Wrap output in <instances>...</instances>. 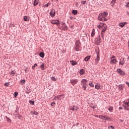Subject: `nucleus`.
<instances>
[{
    "label": "nucleus",
    "mask_w": 129,
    "mask_h": 129,
    "mask_svg": "<svg viewBox=\"0 0 129 129\" xmlns=\"http://www.w3.org/2000/svg\"><path fill=\"white\" fill-rule=\"evenodd\" d=\"M108 16V13L104 12L103 13H100L98 15V20L101 21V22H106L107 19H106V17Z\"/></svg>",
    "instance_id": "1"
},
{
    "label": "nucleus",
    "mask_w": 129,
    "mask_h": 129,
    "mask_svg": "<svg viewBox=\"0 0 129 129\" xmlns=\"http://www.w3.org/2000/svg\"><path fill=\"white\" fill-rule=\"evenodd\" d=\"M74 48L77 52H79V51L81 50V42H80V40H78L76 41Z\"/></svg>",
    "instance_id": "2"
},
{
    "label": "nucleus",
    "mask_w": 129,
    "mask_h": 129,
    "mask_svg": "<svg viewBox=\"0 0 129 129\" xmlns=\"http://www.w3.org/2000/svg\"><path fill=\"white\" fill-rule=\"evenodd\" d=\"M99 118L102 119L104 121H106V120H110V117L107 115H99Z\"/></svg>",
    "instance_id": "3"
},
{
    "label": "nucleus",
    "mask_w": 129,
    "mask_h": 129,
    "mask_svg": "<svg viewBox=\"0 0 129 129\" xmlns=\"http://www.w3.org/2000/svg\"><path fill=\"white\" fill-rule=\"evenodd\" d=\"M101 43V37H100V35H99L95 38V43L96 45H100Z\"/></svg>",
    "instance_id": "4"
},
{
    "label": "nucleus",
    "mask_w": 129,
    "mask_h": 129,
    "mask_svg": "<svg viewBox=\"0 0 129 129\" xmlns=\"http://www.w3.org/2000/svg\"><path fill=\"white\" fill-rule=\"evenodd\" d=\"M102 28V30L101 31V34L102 37L103 39V38H104V33H105V31H106V30L107 29V26H106V24H104L103 27Z\"/></svg>",
    "instance_id": "5"
},
{
    "label": "nucleus",
    "mask_w": 129,
    "mask_h": 129,
    "mask_svg": "<svg viewBox=\"0 0 129 129\" xmlns=\"http://www.w3.org/2000/svg\"><path fill=\"white\" fill-rule=\"evenodd\" d=\"M96 52L97 57L95 59V63L97 64V63H98V62H99V60H100V54H99V49L96 50Z\"/></svg>",
    "instance_id": "6"
},
{
    "label": "nucleus",
    "mask_w": 129,
    "mask_h": 129,
    "mask_svg": "<svg viewBox=\"0 0 129 129\" xmlns=\"http://www.w3.org/2000/svg\"><path fill=\"white\" fill-rule=\"evenodd\" d=\"M70 82H71L72 85H73V86H75V85H76V84H77V83H78V79H74L72 78L70 80Z\"/></svg>",
    "instance_id": "7"
},
{
    "label": "nucleus",
    "mask_w": 129,
    "mask_h": 129,
    "mask_svg": "<svg viewBox=\"0 0 129 129\" xmlns=\"http://www.w3.org/2000/svg\"><path fill=\"white\" fill-rule=\"evenodd\" d=\"M117 73H118L119 75H121L122 76H124L125 75V72L121 70V69H117L116 70Z\"/></svg>",
    "instance_id": "8"
},
{
    "label": "nucleus",
    "mask_w": 129,
    "mask_h": 129,
    "mask_svg": "<svg viewBox=\"0 0 129 129\" xmlns=\"http://www.w3.org/2000/svg\"><path fill=\"white\" fill-rule=\"evenodd\" d=\"M116 62V59L115 58V57L114 56H113L112 57H111L110 64H115Z\"/></svg>",
    "instance_id": "9"
},
{
    "label": "nucleus",
    "mask_w": 129,
    "mask_h": 129,
    "mask_svg": "<svg viewBox=\"0 0 129 129\" xmlns=\"http://www.w3.org/2000/svg\"><path fill=\"white\" fill-rule=\"evenodd\" d=\"M55 14L56 12H55V10L53 9L50 12L49 15L52 18H54V17H55Z\"/></svg>",
    "instance_id": "10"
},
{
    "label": "nucleus",
    "mask_w": 129,
    "mask_h": 129,
    "mask_svg": "<svg viewBox=\"0 0 129 129\" xmlns=\"http://www.w3.org/2000/svg\"><path fill=\"white\" fill-rule=\"evenodd\" d=\"M25 89H26L25 92L26 94H29V93H31V92H32V89H30V87H29V86H27Z\"/></svg>",
    "instance_id": "11"
},
{
    "label": "nucleus",
    "mask_w": 129,
    "mask_h": 129,
    "mask_svg": "<svg viewBox=\"0 0 129 129\" xmlns=\"http://www.w3.org/2000/svg\"><path fill=\"white\" fill-rule=\"evenodd\" d=\"M62 28L63 31H65V30H68V26L66 25L65 23L62 24Z\"/></svg>",
    "instance_id": "12"
},
{
    "label": "nucleus",
    "mask_w": 129,
    "mask_h": 129,
    "mask_svg": "<svg viewBox=\"0 0 129 129\" xmlns=\"http://www.w3.org/2000/svg\"><path fill=\"white\" fill-rule=\"evenodd\" d=\"M81 83L83 85H86V84L87 83V80H86L85 79H82V80L81 81Z\"/></svg>",
    "instance_id": "13"
},
{
    "label": "nucleus",
    "mask_w": 129,
    "mask_h": 129,
    "mask_svg": "<svg viewBox=\"0 0 129 129\" xmlns=\"http://www.w3.org/2000/svg\"><path fill=\"white\" fill-rule=\"evenodd\" d=\"M126 24H127V23L126 22H121L119 24V26L121 28H123V27H124V26L126 25Z\"/></svg>",
    "instance_id": "14"
},
{
    "label": "nucleus",
    "mask_w": 129,
    "mask_h": 129,
    "mask_svg": "<svg viewBox=\"0 0 129 129\" xmlns=\"http://www.w3.org/2000/svg\"><path fill=\"white\" fill-rule=\"evenodd\" d=\"M118 90H120L121 91H122V90H123V88H124V86L122 85H119L118 86Z\"/></svg>",
    "instance_id": "15"
},
{
    "label": "nucleus",
    "mask_w": 129,
    "mask_h": 129,
    "mask_svg": "<svg viewBox=\"0 0 129 129\" xmlns=\"http://www.w3.org/2000/svg\"><path fill=\"white\" fill-rule=\"evenodd\" d=\"M95 88H96V89L99 90V89H101V86L100 85H99V84H97L95 85Z\"/></svg>",
    "instance_id": "16"
},
{
    "label": "nucleus",
    "mask_w": 129,
    "mask_h": 129,
    "mask_svg": "<svg viewBox=\"0 0 129 129\" xmlns=\"http://www.w3.org/2000/svg\"><path fill=\"white\" fill-rule=\"evenodd\" d=\"M108 110H109V111H110V112H112V111H113V107L111 106H109Z\"/></svg>",
    "instance_id": "17"
},
{
    "label": "nucleus",
    "mask_w": 129,
    "mask_h": 129,
    "mask_svg": "<svg viewBox=\"0 0 129 129\" xmlns=\"http://www.w3.org/2000/svg\"><path fill=\"white\" fill-rule=\"evenodd\" d=\"M70 62L73 66H75V65L77 64V62L75 60H71Z\"/></svg>",
    "instance_id": "18"
},
{
    "label": "nucleus",
    "mask_w": 129,
    "mask_h": 129,
    "mask_svg": "<svg viewBox=\"0 0 129 129\" xmlns=\"http://www.w3.org/2000/svg\"><path fill=\"white\" fill-rule=\"evenodd\" d=\"M84 73H85V70L82 69L80 70V74H81V75H83Z\"/></svg>",
    "instance_id": "19"
},
{
    "label": "nucleus",
    "mask_w": 129,
    "mask_h": 129,
    "mask_svg": "<svg viewBox=\"0 0 129 129\" xmlns=\"http://www.w3.org/2000/svg\"><path fill=\"white\" fill-rule=\"evenodd\" d=\"M39 4V0H34L33 5L34 7H36V6H38V4Z\"/></svg>",
    "instance_id": "20"
},
{
    "label": "nucleus",
    "mask_w": 129,
    "mask_h": 129,
    "mask_svg": "<svg viewBox=\"0 0 129 129\" xmlns=\"http://www.w3.org/2000/svg\"><path fill=\"white\" fill-rule=\"evenodd\" d=\"M72 14H73V15H76L77 14H78V11H77L76 10H74L72 11Z\"/></svg>",
    "instance_id": "21"
},
{
    "label": "nucleus",
    "mask_w": 129,
    "mask_h": 129,
    "mask_svg": "<svg viewBox=\"0 0 129 129\" xmlns=\"http://www.w3.org/2000/svg\"><path fill=\"white\" fill-rule=\"evenodd\" d=\"M95 35V29H93L91 33V37H94V35Z\"/></svg>",
    "instance_id": "22"
},
{
    "label": "nucleus",
    "mask_w": 129,
    "mask_h": 129,
    "mask_svg": "<svg viewBox=\"0 0 129 129\" xmlns=\"http://www.w3.org/2000/svg\"><path fill=\"white\" fill-rule=\"evenodd\" d=\"M91 57V56H90V55L84 58L85 61H86V62H87V61H89V60H90Z\"/></svg>",
    "instance_id": "23"
},
{
    "label": "nucleus",
    "mask_w": 129,
    "mask_h": 129,
    "mask_svg": "<svg viewBox=\"0 0 129 129\" xmlns=\"http://www.w3.org/2000/svg\"><path fill=\"white\" fill-rule=\"evenodd\" d=\"M103 26H104V23H101L99 25L97 26V27L99 29H101V28H102Z\"/></svg>",
    "instance_id": "24"
},
{
    "label": "nucleus",
    "mask_w": 129,
    "mask_h": 129,
    "mask_svg": "<svg viewBox=\"0 0 129 129\" xmlns=\"http://www.w3.org/2000/svg\"><path fill=\"white\" fill-rule=\"evenodd\" d=\"M39 56L41 58H44V57H45V54L43 52H41L39 53Z\"/></svg>",
    "instance_id": "25"
},
{
    "label": "nucleus",
    "mask_w": 129,
    "mask_h": 129,
    "mask_svg": "<svg viewBox=\"0 0 129 129\" xmlns=\"http://www.w3.org/2000/svg\"><path fill=\"white\" fill-rule=\"evenodd\" d=\"M124 104H125V105H127V106H129V99H127L126 101L123 102Z\"/></svg>",
    "instance_id": "26"
},
{
    "label": "nucleus",
    "mask_w": 129,
    "mask_h": 129,
    "mask_svg": "<svg viewBox=\"0 0 129 129\" xmlns=\"http://www.w3.org/2000/svg\"><path fill=\"white\" fill-rule=\"evenodd\" d=\"M5 118H6L8 122H10V123L12 122V120L10 118H9V117L6 116H5Z\"/></svg>",
    "instance_id": "27"
},
{
    "label": "nucleus",
    "mask_w": 129,
    "mask_h": 129,
    "mask_svg": "<svg viewBox=\"0 0 129 129\" xmlns=\"http://www.w3.org/2000/svg\"><path fill=\"white\" fill-rule=\"evenodd\" d=\"M23 19L25 22H28V21H29V19H28V16H24Z\"/></svg>",
    "instance_id": "28"
},
{
    "label": "nucleus",
    "mask_w": 129,
    "mask_h": 129,
    "mask_svg": "<svg viewBox=\"0 0 129 129\" xmlns=\"http://www.w3.org/2000/svg\"><path fill=\"white\" fill-rule=\"evenodd\" d=\"M56 22H60V21L58 20H52L51 23V24H52L53 25H55V24H56Z\"/></svg>",
    "instance_id": "29"
},
{
    "label": "nucleus",
    "mask_w": 129,
    "mask_h": 129,
    "mask_svg": "<svg viewBox=\"0 0 129 129\" xmlns=\"http://www.w3.org/2000/svg\"><path fill=\"white\" fill-rule=\"evenodd\" d=\"M90 106V107H91V108H93V109H95V108H96V106L94 105L93 103H91Z\"/></svg>",
    "instance_id": "30"
},
{
    "label": "nucleus",
    "mask_w": 129,
    "mask_h": 129,
    "mask_svg": "<svg viewBox=\"0 0 129 129\" xmlns=\"http://www.w3.org/2000/svg\"><path fill=\"white\" fill-rule=\"evenodd\" d=\"M120 65H123L124 64V58H122V61L119 62Z\"/></svg>",
    "instance_id": "31"
},
{
    "label": "nucleus",
    "mask_w": 129,
    "mask_h": 129,
    "mask_svg": "<svg viewBox=\"0 0 129 129\" xmlns=\"http://www.w3.org/2000/svg\"><path fill=\"white\" fill-rule=\"evenodd\" d=\"M29 103L31 104V105H34L35 104V101L31 100L29 101Z\"/></svg>",
    "instance_id": "32"
},
{
    "label": "nucleus",
    "mask_w": 129,
    "mask_h": 129,
    "mask_svg": "<svg viewBox=\"0 0 129 129\" xmlns=\"http://www.w3.org/2000/svg\"><path fill=\"white\" fill-rule=\"evenodd\" d=\"M40 67L41 70H45L44 63H42V64L40 66Z\"/></svg>",
    "instance_id": "33"
},
{
    "label": "nucleus",
    "mask_w": 129,
    "mask_h": 129,
    "mask_svg": "<svg viewBox=\"0 0 129 129\" xmlns=\"http://www.w3.org/2000/svg\"><path fill=\"white\" fill-rule=\"evenodd\" d=\"M29 68L28 67H25V69H24V71L25 73H28V72H29Z\"/></svg>",
    "instance_id": "34"
},
{
    "label": "nucleus",
    "mask_w": 129,
    "mask_h": 129,
    "mask_svg": "<svg viewBox=\"0 0 129 129\" xmlns=\"http://www.w3.org/2000/svg\"><path fill=\"white\" fill-rule=\"evenodd\" d=\"M18 95H19V93H18V92H15L14 93V97H15V98H17V96H18Z\"/></svg>",
    "instance_id": "35"
},
{
    "label": "nucleus",
    "mask_w": 129,
    "mask_h": 129,
    "mask_svg": "<svg viewBox=\"0 0 129 129\" xmlns=\"http://www.w3.org/2000/svg\"><path fill=\"white\" fill-rule=\"evenodd\" d=\"M26 82V80H22L20 81V83L22 85H23V84Z\"/></svg>",
    "instance_id": "36"
},
{
    "label": "nucleus",
    "mask_w": 129,
    "mask_h": 129,
    "mask_svg": "<svg viewBox=\"0 0 129 129\" xmlns=\"http://www.w3.org/2000/svg\"><path fill=\"white\" fill-rule=\"evenodd\" d=\"M51 79L52 80V81H57V79H56L55 77H51Z\"/></svg>",
    "instance_id": "37"
},
{
    "label": "nucleus",
    "mask_w": 129,
    "mask_h": 129,
    "mask_svg": "<svg viewBox=\"0 0 129 129\" xmlns=\"http://www.w3.org/2000/svg\"><path fill=\"white\" fill-rule=\"evenodd\" d=\"M37 66H38V65L37 64V63L34 64V66H33L32 67V69H33V70L35 69V68L36 67H37Z\"/></svg>",
    "instance_id": "38"
},
{
    "label": "nucleus",
    "mask_w": 129,
    "mask_h": 129,
    "mask_svg": "<svg viewBox=\"0 0 129 129\" xmlns=\"http://www.w3.org/2000/svg\"><path fill=\"white\" fill-rule=\"evenodd\" d=\"M33 114H34L35 115H38L39 114V113L36 111H34Z\"/></svg>",
    "instance_id": "39"
},
{
    "label": "nucleus",
    "mask_w": 129,
    "mask_h": 129,
    "mask_svg": "<svg viewBox=\"0 0 129 129\" xmlns=\"http://www.w3.org/2000/svg\"><path fill=\"white\" fill-rule=\"evenodd\" d=\"M108 129H114V127L112 125H109L108 127Z\"/></svg>",
    "instance_id": "40"
},
{
    "label": "nucleus",
    "mask_w": 129,
    "mask_h": 129,
    "mask_svg": "<svg viewBox=\"0 0 129 129\" xmlns=\"http://www.w3.org/2000/svg\"><path fill=\"white\" fill-rule=\"evenodd\" d=\"M124 109H126L127 110H129V107L125 105H123Z\"/></svg>",
    "instance_id": "41"
},
{
    "label": "nucleus",
    "mask_w": 129,
    "mask_h": 129,
    "mask_svg": "<svg viewBox=\"0 0 129 129\" xmlns=\"http://www.w3.org/2000/svg\"><path fill=\"white\" fill-rule=\"evenodd\" d=\"M89 85L91 86V87H94V84L92 83H90L89 84Z\"/></svg>",
    "instance_id": "42"
},
{
    "label": "nucleus",
    "mask_w": 129,
    "mask_h": 129,
    "mask_svg": "<svg viewBox=\"0 0 129 129\" xmlns=\"http://www.w3.org/2000/svg\"><path fill=\"white\" fill-rule=\"evenodd\" d=\"M10 85V83L9 82L6 83L4 84V86H6L8 87Z\"/></svg>",
    "instance_id": "43"
},
{
    "label": "nucleus",
    "mask_w": 129,
    "mask_h": 129,
    "mask_svg": "<svg viewBox=\"0 0 129 129\" xmlns=\"http://www.w3.org/2000/svg\"><path fill=\"white\" fill-rule=\"evenodd\" d=\"M15 117H18L19 118V119H22V116H21V115H20V114H18V116H15Z\"/></svg>",
    "instance_id": "44"
},
{
    "label": "nucleus",
    "mask_w": 129,
    "mask_h": 129,
    "mask_svg": "<svg viewBox=\"0 0 129 129\" xmlns=\"http://www.w3.org/2000/svg\"><path fill=\"white\" fill-rule=\"evenodd\" d=\"M115 2H116V0H112L111 4H113V5H114L115 4Z\"/></svg>",
    "instance_id": "45"
},
{
    "label": "nucleus",
    "mask_w": 129,
    "mask_h": 129,
    "mask_svg": "<svg viewBox=\"0 0 129 129\" xmlns=\"http://www.w3.org/2000/svg\"><path fill=\"white\" fill-rule=\"evenodd\" d=\"M11 74H12V75H13V76H15V74H16V73H15V72L14 71H12Z\"/></svg>",
    "instance_id": "46"
},
{
    "label": "nucleus",
    "mask_w": 129,
    "mask_h": 129,
    "mask_svg": "<svg viewBox=\"0 0 129 129\" xmlns=\"http://www.w3.org/2000/svg\"><path fill=\"white\" fill-rule=\"evenodd\" d=\"M55 25H57V26H60V22L56 21Z\"/></svg>",
    "instance_id": "47"
},
{
    "label": "nucleus",
    "mask_w": 129,
    "mask_h": 129,
    "mask_svg": "<svg viewBox=\"0 0 129 129\" xmlns=\"http://www.w3.org/2000/svg\"><path fill=\"white\" fill-rule=\"evenodd\" d=\"M83 88L84 89V90H86V86L83 85Z\"/></svg>",
    "instance_id": "48"
},
{
    "label": "nucleus",
    "mask_w": 129,
    "mask_h": 129,
    "mask_svg": "<svg viewBox=\"0 0 129 129\" xmlns=\"http://www.w3.org/2000/svg\"><path fill=\"white\" fill-rule=\"evenodd\" d=\"M126 8H129V2H127L126 4Z\"/></svg>",
    "instance_id": "49"
},
{
    "label": "nucleus",
    "mask_w": 129,
    "mask_h": 129,
    "mask_svg": "<svg viewBox=\"0 0 129 129\" xmlns=\"http://www.w3.org/2000/svg\"><path fill=\"white\" fill-rule=\"evenodd\" d=\"M54 104H55V102L53 101V102H51V106H54Z\"/></svg>",
    "instance_id": "50"
},
{
    "label": "nucleus",
    "mask_w": 129,
    "mask_h": 129,
    "mask_svg": "<svg viewBox=\"0 0 129 129\" xmlns=\"http://www.w3.org/2000/svg\"><path fill=\"white\" fill-rule=\"evenodd\" d=\"M44 7L45 8H48V7H49V4H46L45 5H44Z\"/></svg>",
    "instance_id": "51"
},
{
    "label": "nucleus",
    "mask_w": 129,
    "mask_h": 129,
    "mask_svg": "<svg viewBox=\"0 0 129 129\" xmlns=\"http://www.w3.org/2000/svg\"><path fill=\"white\" fill-rule=\"evenodd\" d=\"M61 96H62L61 95H57V96H56V98H57V99H59V98H60V97H61Z\"/></svg>",
    "instance_id": "52"
},
{
    "label": "nucleus",
    "mask_w": 129,
    "mask_h": 129,
    "mask_svg": "<svg viewBox=\"0 0 129 129\" xmlns=\"http://www.w3.org/2000/svg\"><path fill=\"white\" fill-rule=\"evenodd\" d=\"M82 4L83 5H86V1H82Z\"/></svg>",
    "instance_id": "53"
},
{
    "label": "nucleus",
    "mask_w": 129,
    "mask_h": 129,
    "mask_svg": "<svg viewBox=\"0 0 129 129\" xmlns=\"http://www.w3.org/2000/svg\"><path fill=\"white\" fill-rule=\"evenodd\" d=\"M70 109H71V110H73V111L75 110V108L74 107L71 108Z\"/></svg>",
    "instance_id": "54"
},
{
    "label": "nucleus",
    "mask_w": 129,
    "mask_h": 129,
    "mask_svg": "<svg viewBox=\"0 0 129 129\" xmlns=\"http://www.w3.org/2000/svg\"><path fill=\"white\" fill-rule=\"evenodd\" d=\"M125 84H127V85L129 87V82H125Z\"/></svg>",
    "instance_id": "55"
},
{
    "label": "nucleus",
    "mask_w": 129,
    "mask_h": 129,
    "mask_svg": "<svg viewBox=\"0 0 129 129\" xmlns=\"http://www.w3.org/2000/svg\"><path fill=\"white\" fill-rule=\"evenodd\" d=\"M79 124V122H77V123L76 124V126H78V125Z\"/></svg>",
    "instance_id": "56"
},
{
    "label": "nucleus",
    "mask_w": 129,
    "mask_h": 129,
    "mask_svg": "<svg viewBox=\"0 0 129 129\" xmlns=\"http://www.w3.org/2000/svg\"><path fill=\"white\" fill-rule=\"evenodd\" d=\"M95 117H99V115H95Z\"/></svg>",
    "instance_id": "57"
},
{
    "label": "nucleus",
    "mask_w": 129,
    "mask_h": 129,
    "mask_svg": "<svg viewBox=\"0 0 129 129\" xmlns=\"http://www.w3.org/2000/svg\"><path fill=\"white\" fill-rule=\"evenodd\" d=\"M119 121H120L121 122H123V120H122V119H120Z\"/></svg>",
    "instance_id": "58"
},
{
    "label": "nucleus",
    "mask_w": 129,
    "mask_h": 129,
    "mask_svg": "<svg viewBox=\"0 0 129 129\" xmlns=\"http://www.w3.org/2000/svg\"><path fill=\"white\" fill-rule=\"evenodd\" d=\"M122 108H122V107H121V106L119 107V109H122Z\"/></svg>",
    "instance_id": "59"
},
{
    "label": "nucleus",
    "mask_w": 129,
    "mask_h": 129,
    "mask_svg": "<svg viewBox=\"0 0 129 129\" xmlns=\"http://www.w3.org/2000/svg\"><path fill=\"white\" fill-rule=\"evenodd\" d=\"M31 113H32V114H33V113H34V112L33 111H31Z\"/></svg>",
    "instance_id": "60"
},
{
    "label": "nucleus",
    "mask_w": 129,
    "mask_h": 129,
    "mask_svg": "<svg viewBox=\"0 0 129 129\" xmlns=\"http://www.w3.org/2000/svg\"><path fill=\"white\" fill-rule=\"evenodd\" d=\"M126 14H127V15H128V16H129V12H127Z\"/></svg>",
    "instance_id": "61"
},
{
    "label": "nucleus",
    "mask_w": 129,
    "mask_h": 129,
    "mask_svg": "<svg viewBox=\"0 0 129 129\" xmlns=\"http://www.w3.org/2000/svg\"><path fill=\"white\" fill-rule=\"evenodd\" d=\"M70 28H71V29H72L73 28V26H71Z\"/></svg>",
    "instance_id": "62"
},
{
    "label": "nucleus",
    "mask_w": 129,
    "mask_h": 129,
    "mask_svg": "<svg viewBox=\"0 0 129 129\" xmlns=\"http://www.w3.org/2000/svg\"><path fill=\"white\" fill-rule=\"evenodd\" d=\"M75 125H76V124H74L73 125V126H75Z\"/></svg>",
    "instance_id": "63"
},
{
    "label": "nucleus",
    "mask_w": 129,
    "mask_h": 129,
    "mask_svg": "<svg viewBox=\"0 0 129 129\" xmlns=\"http://www.w3.org/2000/svg\"><path fill=\"white\" fill-rule=\"evenodd\" d=\"M53 100H55V99H53Z\"/></svg>",
    "instance_id": "64"
}]
</instances>
